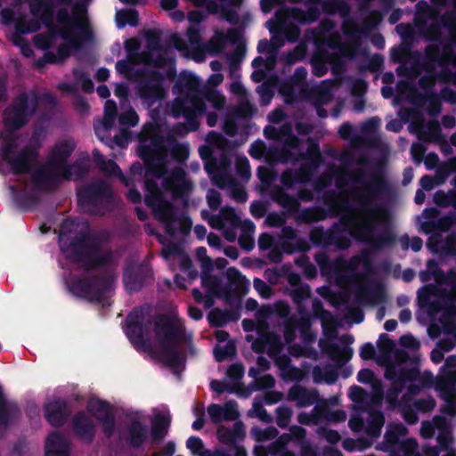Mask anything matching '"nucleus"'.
<instances>
[{"label": "nucleus", "mask_w": 456, "mask_h": 456, "mask_svg": "<svg viewBox=\"0 0 456 456\" xmlns=\"http://www.w3.org/2000/svg\"><path fill=\"white\" fill-rule=\"evenodd\" d=\"M277 363L285 371L287 378L294 381H301L303 379V371L297 366L290 365V359L287 355L281 356Z\"/></svg>", "instance_id": "obj_51"}, {"label": "nucleus", "mask_w": 456, "mask_h": 456, "mask_svg": "<svg viewBox=\"0 0 456 456\" xmlns=\"http://www.w3.org/2000/svg\"><path fill=\"white\" fill-rule=\"evenodd\" d=\"M56 177L39 168L32 175L33 184L40 190H47L50 186L56 185Z\"/></svg>", "instance_id": "obj_48"}, {"label": "nucleus", "mask_w": 456, "mask_h": 456, "mask_svg": "<svg viewBox=\"0 0 456 456\" xmlns=\"http://www.w3.org/2000/svg\"><path fill=\"white\" fill-rule=\"evenodd\" d=\"M377 346L380 358L387 362L390 361L391 355L395 349V344L387 333H381L379 335Z\"/></svg>", "instance_id": "obj_50"}, {"label": "nucleus", "mask_w": 456, "mask_h": 456, "mask_svg": "<svg viewBox=\"0 0 456 456\" xmlns=\"http://www.w3.org/2000/svg\"><path fill=\"white\" fill-rule=\"evenodd\" d=\"M21 417V410L17 402L9 400L0 385V427L8 428Z\"/></svg>", "instance_id": "obj_22"}, {"label": "nucleus", "mask_w": 456, "mask_h": 456, "mask_svg": "<svg viewBox=\"0 0 456 456\" xmlns=\"http://www.w3.org/2000/svg\"><path fill=\"white\" fill-rule=\"evenodd\" d=\"M144 320L145 312L142 307L133 309L126 318L125 333L137 351L151 352L152 347L145 336L152 318ZM153 331L160 349L155 357L172 369L184 365L185 356L179 351V346L186 340L185 327L168 314H159L153 321Z\"/></svg>", "instance_id": "obj_2"}, {"label": "nucleus", "mask_w": 456, "mask_h": 456, "mask_svg": "<svg viewBox=\"0 0 456 456\" xmlns=\"http://www.w3.org/2000/svg\"><path fill=\"white\" fill-rule=\"evenodd\" d=\"M448 60L441 53V45L429 44L424 48V55L420 63L421 69L427 73H434L436 80L441 83L456 85V71L448 68Z\"/></svg>", "instance_id": "obj_9"}, {"label": "nucleus", "mask_w": 456, "mask_h": 456, "mask_svg": "<svg viewBox=\"0 0 456 456\" xmlns=\"http://www.w3.org/2000/svg\"><path fill=\"white\" fill-rule=\"evenodd\" d=\"M58 243L61 253L70 263L80 265L86 271L95 270L110 264L112 252L101 251V242L86 225L79 228L70 217L62 220L59 226Z\"/></svg>", "instance_id": "obj_3"}, {"label": "nucleus", "mask_w": 456, "mask_h": 456, "mask_svg": "<svg viewBox=\"0 0 456 456\" xmlns=\"http://www.w3.org/2000/svg\"><path fill=\"white\" fill-rule=\"evenodd\" d=\"M146 47L149 51H159L163 47L160 44L161 32L157 29L148 30L145 34Z\"/></svg>", "instance_id": "obj_57"}, {"label": "nucleus", "mask_w": 456, "mask_h": 456, "mask_svg": "<svg viewBox=\"0 0 456 456\" xmlns=\"http://www.w3.org/2000/svg\"><path fill=\"white\" fill-rule=\"evenodd\" d=\"M145 165V176L163 178L167 176V168L163 160H151L144 162Z\"/></svg>", "instance_id": "obj_47"}, {"label": "nucleus", "mask_w": 456, "mask_h": 456, "mask_svg": "<svg viewBox=\"0 0 456 456\" xmlns=\"http://www.w3.org/2000/svg\"><path fill=\"white\" fill-rule=\"evenodd\" d=\"M56 21L63 27L61 31V37L69 42V45H60L56 54L60 62L63 61L70 55V48L79 50L83 43L91 41L94 37L93 32L87 25L78 21L76 18L69 15L67 8H60L56 12Z\"/></svg>", "instance_id": "obj_4"}, {"label": "nucleus", "mask_w": 456, "mask_h": 456, "mask_svg": "<svg viewBox=\"0 0 456 456\" xmlns=\"http://www.w3.org/2000/svg\"><path fill=\"white\" fill-rule=\"evenodd\" d=\"M408 432L401 422L388 424L383 441L377 445V449L387 452L388 456H422L418 452L419 444L415 438L404 439Z\"/></svg>", "instance_id": "obj_6"}, {"label": "nucleus", "mask_w": 456, "mask_h": 456, "mask_svg": "<svg viewBox=\"0 0 456 456\" xmlns=\"http://www.w3.org/2000/svg\"><path fill=\"white\" fill-rule=\"evenodd\" d=\"M226 277L228 283L222 288L226 301L232 297L234 289L241 293H247L249 288V281L236 267H229L226 270Z\"/></svg>", "instance_id": "obj_23"}, {"label": "nucleus", "mask_w": 456, "mask_h": 456, "mask_svg": "<svg viewBox=\"0 0 456 456\" xmlns=\"http://www.w3.org/2000/svg\"><path fill=\"white\" fill-rule=\"evenodd\" d=\"M419 375L416 367L398 368L395 363L387 364L385 378L392 382V387L387 392V401L390 403L397 401L399 394L403 391L407 381H414Z\"/></svg>", "instance_id": "obj_14"}, {"label": "nucleus", "mask_w": 456, "mask_h": 456, "mask_svg": "<svg viewBox=\"0 0 456 456\" xmlns=\"http://www.w3.org/2000/svg\"><path fill=\"white\" fill-rule=\"evenodd\" d=\"M289 435L291 436L292 441L302 445L299 456H320L317 452L312 450L309 444H305L306 430L304 428L297 425L291 426L289 428Z\"/></svg>", "instance_id": "obj_40"}, {"label": "nucleus", "mask_w": 456, "mask_h": 456, "mask_svg": "<svg viewBox=\"0 0 456 456\" xmlns=\"http://www.w3.org/2000/svg\"><path fill=\"white\" fill-rule=\"evenodd\" d=\"M322 12L329 15H334L337 12L346 17L350 13L351 6L345 0H325L322 4Z\"/></svg>", "instance_id": "obj_41"}, {"label": "nucleus", "mask_w": 456, "mask_h": 456, "mask_svg": "<svg viewBox=\"0 0 456 456\" xmlns=\"http://www.w3.org/2000/svg\"><path fill=\"white\" fill-rule=\"evenodd\" d=\"M323 351L339 367L350 361L353 356V349L351 347H340L336 343H330L323 348Z\"/></svg>", "instance_id": "obj_32"}, {"label": "nucleus", "mask_w": 456, "mask_h": 456, "mask_svg": "<svg viewBox=\"0 0 456 456\" xmlns=\"http://www.w3.org/2000/svg\"><path fill=\"white\" fill-rule=\"evenodd\" d=\"M77 203L90 215L102 216L111 208L114 192L103 180L88 183L77 191Z\"/></svg>", "instance_id": "obj_5"}, {"label": "nucleus", "mask_w": 456, "mask_h": 456, "mask_svg": "<svg viewBox=\"0 0 456 456\" xmlns=\"http://www.w3.org/2000/svg\"><path fill=\"white\" fill-rule=\"evenodd\" d=\"M237 348L234 341L229 340L224 346H216L214 348V357L217 362H222L228 358L236 356Z\"/></svg>", "instance_id": "obj_52"}, {"label": "nucleus", "mask_w": 456, "mask_h": 456, "mask_svg": "<svg viewBox=\"0 0 456 456\" xmlns=\"http://www.w3.org/2000/svg\"><path fill=\"white\" fill-rule=\"evenodd\" d=\"M315 412L321 416L322 421L339 423L346 419V413L344 410H331L326 400H322L315 405Z\"/></svg>", "instance_id": "obj_33"}, {"label": "nucleus", "mask_w": 456, "mask_h": 456, "mask_svg": "<svg viewBox=\"0 0 456 456\" xmlns=\"http://www.w3.org/2000/svg\"><path fill=\"white\" fill-rule=\"evenodd\" d=\"M311 177L310 168L305 165H301L298 169H286L281 175V184L290 189L297 183H304L309 181Z\"/></svg>", "instance_id": "obj_27"}, {"label": "nucleus", "mask_w": 456, "mask_h": 456, "mask_svg": "<svg viewBox=\"0 0 456 456\" xmlns=\"http://www.w3.org/2000/svg\"><path fill=\"white\" fill-rule=\"evenodd\" d=\"M256 109L248 102H240L232 111V115L238 119L251 118Z\"/></svg>", "instance_id": "obj_59"}, {"label": "nucleus", "mask_w": 456, "mask_h": 456, "mask_svg": "<svg viewBox=\"0 0 456 456\" xmlns=\"http://www.w3.org/2000/svg\"><path fill=\"white\" fill-rule=\"evenodd\" d=\"M310 241L318 248H327L331 247L330 231L322 225L314 227L309 232Z\"/></svg>", "instance_id": "obj_42"}, {"label": "nucleus", "mask_w": 456, "mask_h": 456, "mask_svg": "<svg viewBox=\"0 0 456 456\" xmlns=\"http://www.w3.org/2000/svg\"><path fill=\"white\" fill-rule=\"evenodd\" d=\"M265 345H266V353L270 357L280 354L284 347L281 338L275 332L269 331L264 334Z\"/></svg>", "instance_id": "obj_44"}, {"label": "nucleus", "mask_w": 456, "mask_h": 456, "mask_svg": "<svg viewBox=\"0 0 456 456\" xmlns=\"http://www.w3.org/2000/svg\"><path fill=\"white\" fill-rule=\"evenodd\" d=\"M16 146L9 143L3 150L4 159L11 166L14 175L30 173L32 167L37 161V146L26 145L15 157H12Z\"/></svg>", "instance_id": "obj_13"}, {"label": "nucleus", "mask_w": 456, "mask_h": 456, "mask_svg": "<svg viewBox=\"0 0 456 456\" xmlns=\"http://www.w3.org/2000/svg\"><path fill=\"white\" fill-rule=\"evenodd\" d=\"M139 157L143 162L151 160H164V146L161 141L160 144H141L138 150Z\"/></svg>", "instance_id": "obj_38"}, {"label": "nucleus", "mask_w": 456, "mask_h": 456, "mask_svg": "<svg viewBox=\"0 0 456 456\" xmlns=\"http://www.w3.org/2000/svg\"><path fill=\"white\" fill-rule=\"evenodd\" d=\"M165 189L171 191L174 199L186 197L193 188L191 181L186 180V172L181 167H175L163 181Z\"/></svg>", "instance_id": "obj_17"}, {"label": "nucleus", "mask_w": 456, "mask_h": 456, "mask_svg": "<svg viewBox=\"0 0 456 456\" xmlns=\"http://www.w3.org/2000/svg\"><path fill=\"white\" fill-rule=\"evenodd\" d=\"M326 211L322 208H305L296 217L297 222L311 224L326 218Z\"/></svg>", "instance_id": "obj_43"}, {"label": "nucleus", "mask_w": 456, "mask_h": 456, "mask_svg": "<svg viewBox=\"0 0 456 456\" xmlns=\"http://www.w3.org/2000/svg\"><path fill=\"white\" fill-rule=\"evenodd\" d=\"M33 113L34 110H29L28 95L22 93L4 110V127L11 132L20 130L28 123Z\"/></svg>", "instance_id": "obj_12"}, {"label": "nucleus", "mask_w": 456, "mask_h": 456, "mask_svg": "<svg viewBox=\"0 0 456 456\" xmlns=\"http://www.w3.org/2000/svg\"><path fill=\"white\" fill-rule=\"evenodd\" d=\"M117 114L118 109L116 102L112 100H108L104 104L103 126L105 128L112 127L117 118Z\"/></svg>", "instance_id": "obj_55"}, {"label": "nucleus", "mask_w": 456, "mask_h": 456, "mask_svg": "<svg viewBox=\"0 0 456 456\" xmlns=\"http://www.w3.org/2000/svg\"><path fill=\"white\" fill-rule=\"evenodd\" d=\"M271 198L281 207L287 209L289 214L297 213L300 208L299 200L287 193L282 188L277 187L271 192Z\"/></svg>", "instance_id": "obj_31"}, {"label": "nucleus", "mask_w": 456, "mask_h": 456, "mask_svg": "<svg viewBox=\"0 0 456 456\" xmlns=\"http://www.w3.org/2000/svg\"><path fill=\"white\" fill-rule=\"evenodd\" d=\"M357 164L374 172L370 175V182L367 183L363 191L354 198L366 215L359 219L353 217L349 224V234L355 240L369 245L374 251L391 248L397 242V236L390 226L388 211L381 207L370 208L376 199L388 191V182L381 166L369 158H359Z\"/></svg>", "instance_id": "obj_1"}, {"label": "nucleus", "mask_w": 456, "mask_h": 456, "mask_svg": "<svg viewBox=\"0 0 456 456\" xmlns=\"http://www.w3.org/2000/svg\"><path fill=\"white\" fill-rule=\"evenodd\" d=\"M133 77L137 83L139 97L149 106L166 98L167 91L164 82L167 77L164 73L148 68H141L134 71Z\"/></svg>", "instance_id": "obj_8"}, {"label": "nucleus", "mask_w": 456, "mask_h": 456, "mask_svg": "<svg viewBox=\"0 0 456 456\" xmlns=\"http://www.w3.org/2000/svg\"><path fill=\"white\" fill-rule=\"evenodd\" d=\"M44 416L46 421L55 428L62 427L70 416V410L66 400L58 398L44 406Z\"/></svg>", "instance_id": "obj_19"}, {"label": "nucleus", "mask_w": 456, "mask_h": 456, "mask_svg": "<svg viewBox=\"0 0 456 456\" xmlns=\"http://www.w3.org/2000/svg\"><path fill=\"white\" fill-rule=\"evenodd\" d=\"M100 170L107 175L119 176L122 179V181L126 183V185L128 184L126 177L123 175V174L121 172L120 167L114 160L107 159L105 161V164H103L101 167Z\"/></svg>", "instance_id": "obj_60"}, {"label": "nucleus", "mask_w": 456, "mask_h": 456, "mask_svg": "<svg viewBox=\"0 0 456 456\" xmlns=\"http://www.w3.org/2000/svg\"><path fill=\"white\" fill-rule=\"evenodd\" d=\"M207 106L204 100L198 94L175 98L171 105V116L175 118L183 117L193 128L200 127L199 116L206 113Z\"/></svg>", "instance_id": "obj_11"}, {"label": "nucleus", "mask_w": 456, "mask_h": 456, "mask_svg": "<svg viewBox=\"0 0 456 456\" xmlns=\"http://www.w3.org/2000/svg\"><path fill=\"white\" fill-rule=\"evenodd\" d=\"M351 221L352 216H342L338 222L329 227L331 246L339 250H346L351 247V238L346 235V232L349 233Z\"/></svg>", "instance_id": "obj_20"}, {"label": "nucleus", "mask_w": 456, "mask_h": 456, "mask_svg": "<svg viewBox=\"0 0 456 456\" xmlns=\"http://www.w3.org/2000/svg\"><path fill=\"white\" fill-rule=\"evenodd\" d=\"M87 410L102 423L104 435L111 437L115 431V415L110 403L99 398L92 399L87 403Z\"/></svg>", "instance_id": "obj_16"}, {"label": "nucleus", "mask_w": 456, "mask_h": 456, "mask_svg": "<svg viewBox=\"0 0 456 456\" xmlns=\"http://www.w3.org/2000/svg\"><path fill=\"white\" fill-rule=\"evenodd\" d=\"M29 11L34 17H38L48 29L53 30L55 28L53 23L54 5L52 1L29 4Z\"/></svg>", "instance_id": "obj_28"}, {"label": "nucleus", "mask_w": 456, "mask_h": 456, "mask_svg": "<svg viewBox=\"0 0 456 456\" xmlns=\"http://www.w3.org/2000/svg\"><path fill=\"white\" fill-rule=\"evenodd\" d=\"M175 88L182 91L183 89L188 91L187 95L196 94V93L200 92V78L192 74V73H185L183 72L180 74L178 80L175 85Z\"/></svg>", "instance_id": "obj_39"}, {"label": "nucleus", "mask_w": 456, "mask_h": 456, "mask_svg": "<svg viewBox=\"0 0 456 456\" xmlns=\"http://www.w3.org/2000/svg\"><path fill=\"white\" fill-rule=\"evenodd\" d=\"M10 191L13 194L16 207L21 211H28L39 202V198L37 195L26 191H18L14 185L10 186Z\"/></svg>", "instance_id": "obj_35"}, {"label": "nucleus", "mask_w": 456, "mask_h": 456, "mask_svg": "<svg viewBox=\"0 0 456 456\" xmlns=\"http://www.w3.org/2000/svg\"><path fill=\"white\" fill-rule=\"evenodd\" d=\"M251 433L253 434L255 439L257 442H265L273 440L279 434L277 428L274 427H268L265 429H262L260 428H253L251 429Z\"/></svg>", "instance_id": "obj_56"}, {"label": "nucleus", "mask_w": 456, "mask_h": 456, "mask_svg": "<svg viewBox=\"0 0 456 456\" xmlns=\"http://www.w3.org/2000/svg\"><path fill=\"white\" fill-rule=\"evenodd\" d=\"M350 399L360 404L369 403L370 396L368 393L361 387L354 385L349 389Z\"/></svg>", "instance_id": "obj_61"}, {"label": "nucleus", "mask_w": 456, "mask_h": 456, "mask_svg": "<svg viewBox=\"0 0 456 456\" xmlns=\"http://www.w3.org/2000/svg\"><path fill=\"white\" fill-rule=\"evenodd\" d=\"M454 45H456V35L452 37L449 42L443 45L441 53L448 60V63L456 67V52L454 51Z\"/></svg>", "instance_id": "obj_64"}, {"label": "nucleus", "mask_w": 456, "mask_h": 456, "mask_svg": "<svg viewBox=\"0 0 456 456\" xmlns=\"http://www.w3.org/2000/svg\"><path fill=\"white\" fill-rule=\"evenodd\" d=\"M417 97L420 100L428 101V111L430 115L436 116L441 111L442 105L440 99L435 92H431V94L428 95L419 94Z\"/></svg>", "instance_id": "obj_58"}, {"label": "nucleus", "mask_w": 456, "mask_h": 456, "mask_svg": "<svg viewBox=\"0 0 456 456\" xmlns=\"http://www.w3.org/2000/svg\"><path fill=\"white\" fill-rule=\"evenodd\" d=\"M113 282L114 275L110 272H105L93 276L75 277L69 289L78 297L90 302L102 303Z\"/></svg>", "instance_id": "obj_7"}, {"label": "nucleus", "mask_w": 456, "mask_h": 456, "mask_svg": "<svg viewBox=\"0 0 456 456\" xmlns=\"http://www.w3.org/2000/svg\"><path fill=\"white\" fill-rule=\"evenodd\" d=\"M138 12L135 10L123 11L117 14V26L123 28L126 24L136 26L138 24Z\"/></svg>", "instance_id": "obj_54"}, {"label": "nucleus", "mask_w": 456, "mask_h": 456, "mask_svg": "<svg viewBox=\"0 0 456 456\" xmlns=\"http://www.w3.org/2000/svg\"><path fill=\"white\" fill-rule=\"evenodd\" d=\"M152 68L164 69L167 68L164 74L169 80H174L176 77L175 61L174 58H168L163 54L157 55L152 61Z\"/></svg>", "instance_id": "obj_46"}, {"label": "nucleus", "mask_w": 456, "mask_h": 456, "mask_svg": "<svg viewBox=\"0 0 456 456\" xmlns=\"http://www.w3.org/2000/svg\"><path fill=\"white\" fill-rule=\"evenodd\" d=\"M220 217L222 221H227L234 227H238L241 224V220L232 207L223 208L220 211Z\"/></svg>", "instance_id": "obj_63"}, {"label": "nucleus", "mask_w": 456, "mask_h": 456, "mask_svg": "<svg viewBox=\"0 0 456 456\" xmlns=\"http://www.w3.org/2000/svg\"><path fill=\"white\" fill-rule=\"evenodd\" d=\"M275 386V379L273 375L265 374L258 379H256L251 387L255 391H260L264 389H270Z\"/></svg>", "instance_id": "obj_62"}, {"label": "nucleus", "mask_w": 456, "mask_h": 456, "mask_svg": "<svg viewBox=\"0 0 456 456\" xmlns=\"http://www.w3.org/2000/svg\"><path fill=\"white\" fill-rule=\"evenodd\" d=\"M355 297L359 302H380L384 297V293L379 286H377L374 289L362 287L356 291Z\"/></svg>", "instance_id": "obj_45"}, {"label": "nucleus", "mask_w": 456, "mask_h": 456, "mask_svg": "<svg viewBox=\"0 0 456 456\" xmlns=\"http://www.w3.org/2000/svg\"><path fill=\"white\" fill-rule=\"evenodd\" d=\"M186 447L193 456H230L229 454L221 451H215L205 449L203 440L195 436H190L186 441Z\"/></svg>", "instance_id": "obj_37"}, {"label": "nucleus", "mask_w": 456, "mask_h": 456, "mask_svg": "<svg viewBox=\"0 0 456 456\" xmlns=\"http://www.w3.org/2000/svg\"><path fill=\"white\" fill-rule=\"evenodd\" d=\"M385 423V416L381 411L371 410L369 412L366 425L365 433L371 438H378Z\"/></svg>", "instance_id": "obj_34"}, {"label": "nucleus", "mask_w": 456, "mask_h": 456, "mask_svg": "<svg viewBox=\"0 0 456 456\" xmlns=\"http://www.w3.org/2000/svg\"><path fill=\"white\" fill-rule=\"evenodd\" d=\"M75 144L69 141H62L56 144L53 150L48 164L54 167L66 180H70L74 175L80 178L87 172L86 168L77 161L73 165H68L67 159L72 154Z\"/></svg>", "instance_id": "obj_10"}, {"label": "nucleus", "mask_w": 456, "mask_h": 456, "mask_svg": "<svg viewBox=\"0 0 456 456\" xmlns=\"http://www.w3.org/2000/svg\"><path fill=\"white\" fill-rule=\"evenodd\" d=\"M120 441L126 448L140 451L150 444V428L140 419L131 418L120 434Z\"/></svg>", "instance_id": "obj_15"}, {"label": "nucleus", "mask_w": 456, "mask_h": 456, "mask_svg": "<svg viewBox=\"0 0 456 456\" xmlns=\"http://www.w3.org/2000/svg\"><path fill=\"white\" fill-rule=\"evenodd\" d=\"M171 420L169 413H158L153 417L150 428V444L151 446H159L166 439L170 430Z\"/></svg>", "instance_id": "obj_21"}, {"label": "nucleus", "mask_w": 456, "mask_h": 456, "mask_svg": "<svg viewBox=\"0 0 456 456\" xmlns=\"http://www.w3.org/2000/svg\"><path fill=\"white\" fill-rule=\"evenodd\" d=\"M308 146L305 153H302L300 157L304 159H310L315 166L319 164L321 159V150L318 142L313 138L307 139Z\"/></svg>", "instance_id": "obj_53"}, {"label": "nucleus", "mask_w": 456, "mask_h": 456, "mask_svg": "<svg viewBox=\"0 0 456 456\" xmlns=\"http://www.w3.org/2000/svg\"><path fill=\"white\" fill-rule=\"evenodd\" d=\"M72 428L75 435L83 442L92 444L95 437V426L84 412L78 411L73 418Z\"/></svg>", "instance_id": "obj_24"}, {"label": "nucleus", "mask_w": 456, "mask_h": 456, "mask_svg": "<svg viewBox=\"0 0 456 456\" xmlns=\"http://www.w3.org/2000/svg\"><path fill=\"white\" fill-rule=\"evenodd\" d=\"M151 275V272L147 265L141 264L126 266L123 273V282L126 290L129 294L140 291Z\"/></svg>", "instance_id": "obj_18"}, {"label": "nucleus", "mask_w": 456, "mask_h": 456, "mask_svg": "<svg viewBox=\"0 0 456 456\" xmlns=\"http://www.w3.org/2000/svg\"><path fill=\"white\" fill-rule=\"evenodd\" d=\"M139 141L141 142L151 141L152 144H160L162 139L159 134L157 125L152 122H147L144 124L139 134Z\"/></svg>", "instance_id": "obj_49"}, {"label": "nucleus", "mask_w": 456, "mask_h": 456, "mask_svg": "<svg viewBox=\"0 0 456 456\" xmlns=\"http://www.w3.org/2000/svg\"><path fill=\"white\" fill-rule=\"evenodd\" d=\"M44 456H70V446L67 438L59 432L50 434L45 441Z\"/></svg>", "instance_id": "obj_25"}, {"label": "nucleus", "mask_w": 456, "mask_h": 456, "mask_svg": "<svg viewBox=\"0 0 456 456\" xmlns=\"http://www.w3.org/2000/svg\"><path fill=\"white\" fill-rule=\"evenodd\" d=\"M319 391L316 388L308 389L301 386L292 387L288 393L291 401H297L299 407H308L321 403Z\"/></svg>", "instance_id": "obj_26"}, {"label": "nucleus", "mask_w": 456, "mask_h": 456, "mask_svg": "<svg viewBox=\"0 0 456 456\" xmlns=\"http://www.w3.org/2000/svg\"><path fill=\"white\" fill-rule=\"evenodd\" d=\"M226 41L232 45H237L239 44H245V42H243V31L238 28H232L226 31V35L220 33L215 41H210L211 50L216 53H221Z\"/></svg>", "instance_id": "obj_29"}, {"label": "nucleus", "mask_w": 456, "mask_h": 456, "mask_svg": "<svg viewBox=\"0 0 456 456\" xmlns=\"http://www.w3.org/2000/svg\"><path fill=\"white\" fill-rule=\"evenodd\" d=\"M288 15L301 25L315 22L321 15L320 9L316 5H311L306 11L300 7H292L288 10Z\"/></svg>", "instance_id": "obj_30"}, {"label": "nucleus", "mask_w": 456, "mask_h": 456, "mask_svg": "<svg viewBox=\"0 0 456 456\" xmlns=\"http://www.w3.org/2000/svg\"><path fill=\"white\" fill-rule=\"evenodd\" d=\"M207 318L210 327L222 328L228 322L238 320L239 314L234 311L215 308L208 314Z\"/></svg>", "instance_id": "obj_36"}]
</instances>
